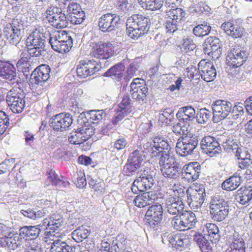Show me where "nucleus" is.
Instances as JSON below:
<instances>
[{
  "instance_id": "f257e3e1",
  "label": "nucleus",
  "mask_w": 252,
  "mask_h": 252,
  "mask_svg": "<svg viewBox=\"0 0 252 252\" xmlns=\"http://www.w3.org/2000/svg\"><path fill=\"white\" fill-rule=\"evenodd\" d=\"M150 19L141 14H133L128 18L126 26L129 37L137 39L147 33L151 26Z\"/></svg>"
},
{
  "instance_id": "f03ea898",
  "label": "nucleus",
  "mask_w": 252,
  "mask_h": 252,
  "mask_svg": "<svg viewBox=\"0 0 252 252\" xmlns=\"http://www.w3.org/2000/svg\"><path fill=\"white\" fill-rule=\"evenodd\" d=\"M24 24L22 15H18L4 27L3 36L10 44L16 45L21 41L24 32Z\"/></svg>"
},
{
  "instance_id": "7ed1b4c3",
  "label": "nucleus",
  "mask_w": 252,
  "mask_h": 252,
  "mask_svg": "<svg viewBox=\"0 0 252 252\" xmlns=\"http://www.w3.org/2000/svg\"><path fill=\"white\" fill-rule=\"evenodd\" d=\"M229 202L222 196L216 195L210 203V212L212 219L215 221H221L229 212Z\"/></svg>"
},
{
  "instance_id": "20e7f679",
  "label": "nucleus",
  "mask_w": 252,
  "mask_h": 252,
  "mask_svg": "<svg viewBox=\"0 0 252 252\" xmlns=\"http://www.w3.org/2000/svg\"><path fill=\"white\" fill-rule=\"evenodd\" d=\"M190 76L193 77L197 75H200L201 78L207 82L213 81L216 77L217 71L215 66L211 62H207L205 60H201L198 64V69L193 65L187 68Z\"/></svg>"
},
{
  "instance_id": "39448f33",
  "label": "nucleus",
  "mask_w": 252,
  "mask_h": 252,
  "mask_svg": "<svg viewBox=\"0 0 252 252\" xmlns=\"http://www.w3.org/2000/svg\"><path fill=\"white\" fill-rule=\"evenodd\" d=\"M198 137L196 135L180 137L176 143V152L182 157L193 154L198 144Z\"/></svg>"
},
{
  "instance_id": "423d86ee",
  "label": "nucleus",
  "mask_w": 252,
  "mask_h": 252,
  "mask_svg": "<svg viewBox=\"0 0 252 252\" xmlns=\"http://www.w3.org/2000/svg\"><path fill=\"white\" fill-rule=\"evenodd\" d=\"M25 94L23 91L11 89L7 93L6 101L10 109L14 113H21L25 106Z\"/></svg>"
},
{
  "instance_id": "0eeeda50",
  "label": "nucleus",
  "mask_w": 252,
  "mask_h": 252,
  "mask_svg": "<svg viewBox=\"0 0 252 252\" xmlns=\"http://www.w3.org/2000/svg\"><path fill=\"white\" fill-rule=\"evenodd\" d=\"M187 202L194 211L201 209L206 196L205 189L203 185L196 189L188 188L186 190Z\"/></svg>"
},
{
  "instance_id": "6e6552de",
  "label": "nucleus",
  "mask_w": 252,
  "mask_h": 252,
  "mask_svg": "<svg viewBox=\"0 0 252 252\" xmlns=\"http://www.w3.org/2000/svg\"><path fill=\"white\" fill-rule=\"evenodd\" d=\"M249 53L244 48L237 45L228 50L226 57L227 64L229 66L241 67L247 60Z\"/></svg>"
},
{
  "instance_id": "1a4fd4ad",
  "label": "nucleus",
  "mask_w": 252,
  "mask_h": 252,
  "mask_svg": "<svg viewBox=\"0 0 252 252\" xmlns=\"http://www.w3.org/2000/svg\"><path fill=\"white\" fill-rule=\"evenodd\" d=\"M211 107L213 110V121L220 122L226 118L231 112L232 103L223 99H218L213 102Z\"/></svg>"
},
{
  "instance_id": "9d476101",
  "label": "nucleus",
  "mask_w": 252,
  "mask_h": 252,
  "mask_svg": "<svg viewBox=\"0 0 252 252\" xmlns=\"http://www.w3.org/2000/svg\"><path fill=\"white\" fill-rule=\"evenodd\" d=\"M46 18L52 25L57 28H63L68 25L67 16L63 13L61 8L51 6L46 11Z\"/></svg>"
},
{
  "instance_id": "9b49d317",
  "label": "nucleus",
  "mask_w": 252,
  "mask_h": 252,
  "mask_svg": "<svg viewBox=\"0 0 252 252\" xmlns=\"http://www.w3.org/2000/svg\"><path fill=\"white\" fill-rule=\"evenodd\" d=\"M72 116L69 113H61L53 116L49 121V125L55 131H63L72 124Z\"/></svg>"
},
{
  "instance_id": "f8f14e48",
  "label": "nucleus",
  "mask_w": 252,
  "mask_h": 252,
  "mask_svg": "<svg viewBox=\"0 0 252 252\" xmlns=\"http://www.w3.org/2000/svg\"><path fill=\"white\" fill-rule=\"evenodd\" d=\"M120 16L116 14L108 13L103 14L98 19V26L103 32L115 31L120 23Z\"/></svg>"
},
{
  "instance_id": "ddd939ff",
  "label": "nucleus",
  "mask_w": 252,
  "mask_h": 252,
  "mask_svg": "<svg viewBox=\"0 0 252 252\" xmlns=\"http://www.w3.org/2000/svg\"><path fill=\"white\" fill-rule=\"evenodd\" d=\"M165 6L169 10H167V15L169 18L182 24L185 21L186 13L182 8H177L176 4L180 2L181 0H164Z\"/></svg>"
},
{
  "instance_id": "4468645a",
  "label": "nucleus",
  "mask_w": 252,
  "mask_h": 252,
  "mask_svg": "<svg viewBox=\"0 0 252 252\" xmlns=\"http://www.w3.org/2000/svg\"><path fill=\"white\" fill-rule=\"evenodd\" d=\"M100 66L94 60L81 61L77 65L76 73L80 78H87L94 75L100 69Z\"/></svg>"
},
{
  "instance_id": "2eb2a0df",
  "label": "nucleus",
  "mask_w": 252,
  "mask_h": 252,
  "mask_svg": "<svg viewBox=\"0 0 252 252\" xmlns=\"http://www.w3.org/2000/svg\"><path fill=\"white\" fill-rule=\"evenodd\" d=\"M146 219L149 225L155 228L161 222L163 218V208L160 204L152 205L149 207L146 215Z\"/></svg>"
},
{
  "instance_id": "dca6fc26",
  "label": "nucleus",
  "mask_w": 252,
  "mask_h": 252,
  "mask_svg": "<svg viewBox=\"0 0 252 252\" xmlns=\"http://www.w3.org/2000/svg\"><path fill=\"white\" fill-rule=\"evenodd\" d=\"M221 43L220 40L216 36H209L204 42V50L206 54L213 58L218 59L222 52Z\"/></svg>"
},
{
  "instance_id": "f3484780",
  "label": "nucleus",
  "mask_w": 252,
  "mask_h": 252,
  "mask_svg": "<svg viewBox=\"0 0 252 252\" xmlns=\"http://www.w3.org/2000/svg\"><path fill=\"white\" fill-rule=\"evenodd\" d=\"M156 174L155 171L151 170L150 168H146L142 173L139 174V177L135 179V184L145 191L151 189L155 184L154 178Z\"/></svg>"
},
{
  "instance_id": "a211bd4d",
  "label": "nucleus",
  "mask_w": 252,
  "mask_h": 252,
  "mask_svg": "<svg viewBox=\"0 0 252 252\" xmlns=\"http://www.w3.org/2000/svg\"><path fill=\"white\" fill-rule=\"evenodd\" d=\"M200 146L204 153L213 157L221 151L220 144L216 138L205 136L200 142Z\"/></svg>"
},
{
  "instance_id": "6ab92c4d",
  "label": "nucleus",
  "mask_w": 252,
  "mask_h": 252,
  "mask_svg": "<svg viewBox=\"0 0 252 252\" xmlns=\"http://www.w3.org/2000/svg\"><path fill=\"white\" fill-rule=\"evenodd\" d=\"M201 172V167L198 162H190L185 165L182 169V176L189 182L196 181Z\"/></svg>"
},
{
  "instance_id": "aec40b11",
  "label": "nucleus",
  "mask_w": 252,
  "mask_h": 252,
  "mask_svg": "<svg viewBox=\"0 0 252 252\" xmlns=\"http://www.w3.org/2000/svg\"><path fill=\"white\" fill-rule=\"evenodd\" d=\"M0 77L9 81H20L17 77L16 67L9 62L0 60Z\"/></svg>"
},
{
  "instance_id": "412c9836",
  "label": "nucleus",
  "mask_w": 252,
  "mask_h": 252,
  "mask_svg": "<svg viewBox=\"0 0 252 252\" xmlns=\"http://www.w3.org/2000/svg\"><path fill=\"white\" fill-rule=\"evenodd\" d=\"M196 117L195 109L191 106H186L179 108L176 117L179 122H183L185 125L190 126Z\"/></svg>"
},
{
  "instance_id": "4be33fe9",
  "label": "nucleus",
  "mask_w": 252,
  "mask_h": 252,
  "mask_svg": "<svg viewBox=\"0 0 252 252\" xmlns=\"http://www.w3.org/2000/svg\"><path fill=\"white\" fill-rule=\"evenodd\" d=\"M51 71L50 67L47 64H41L37 67L32 72V76L35 80V83L41 86L43 85L49 79Z\"/></svg>"
},
{
  "instance_id": "5701e85b",
  "label": "nucleus",
  "mask_w": 252,
  "mask_h": 252,
  "mask_svg": "<svg viewBox=\"0 0 252 252\" xmlns=\"http://www.w3.org/2000/svg\"><path fill=\"white\" fill-rule=\"evenodd\" d=\"M152 146L151 153L153 157L159 156L160 153L165 151H170L171 149L167 140L163 137H155Z\"/></svg>"
},
{
  "instance_id": "b1692460",
  "label": "nucleus",
  "mask_w": 252,
  "mask_h": 252,
  "mask_svg": "<svg viewBox=\"0 0 252 252\" xmlns=\"http://www.w3.org/2000/svg\"><path fill=\"white\" fill-rule=\"evenodd\" d=\"M41 224L24 226L19 229V236L25 240H34L38 238L41 232Z\"/></svg>"
},
{
  "instance_id": "393cba45",
  "label": "nucleus",
  "mask_w": 252,
  "mask_h": 252,
  "mask_svg": "<svg viewBox=\"0 0 252 252\" xmlns=\"http://www.w3.org/2000/svg\"><path fill=\"white\" fill-rule=\"evenodd\" d=\"M168 213L171 215L181 214L184 211V205L179 198L171 197L166 201Z\"/></svg>"
},
{
  "instance_id": "a878e982",
  "label": "nucleus",
  "mask_w": 252,
  "mask_h": 252,
  "mask_svg": "<svg viewBox=\"0 0 252 252\" xmlns=\"http://www.w3.org/2000/svg\"><path fill=\"white\" fill-rule=\"evenodd\" d=\"M202 231L212 243L215 244L219 241L220 238L219 230L215 224L207 223L202 226Z\"/></svg>"
},
{
  "instance_id": "bb28decb",
  "label": "nucleus",
  "mask_w": 252,
  "mask_h": 252,
  "mask_svg": "<svg viewBox=\"0 0 252 252\" xmlns=\"http://www.w3.org/2000/svg\"><path fill=\"white\" fill-rule=\"evenodd\" d=\"M157 195L152 191L146 192L141 195H137L134 199L135 206L142 208L152 204Z\"/></svg>"
},
{
  "instance_id": "cd10ccee",
  "label": "nucleus",
  "mask_w": 252,
  "mask_h": 252,
  "mask_svg": "<svg viewBox=\"0 0 252 252\" xmlns=\"http://www.w3.org/2000/svg\"><path fill=\"white\" fill-rule=\"evenodd\" d=\"M181 167L177 163L173 162L170 164H166L160 168L162 175L170 179H177L179 177Z\"/></svg>"
},
{
  "instance_id": "c85d7f7f",
  "label": "nucleus",
  "mask_w": 252,
  "mask_h": 252,
  "mask_svg": "<svg viewBox=\"0 0 252 252\" xmlns=\"http://www.w3.org/2000/svg\"><path fill=\"white\" fill-rule=\"evenodd\" d=\"M125 69L124 63L122 62L113 65L108 69L103 74V76L110 77L119 81L123 76Z\"/></svg>"
},
{
  "instance_id": "c756f323",
  "label": "nucleus",
  "mask_w": 252,
  "mask_h": 252,
  "mask_svg": "<svg viewBox=\"0 0 252 252\" xmlns=\"http://www.w3.org/2000/svg\"><path fill=\"white\" fill-rule=\"evenodd\" d=\"M230 247L225 252H245V243L244 239L238 233L232 235Z\"/></svg>"
},
{
  "instance_id": "7c9ffc66",
  "label": "nucleus",
  "mask_w": 252,
  "mask_h": 252,
  "mask_svg": "<svg viewBox=\"0 0 252 252\" xmlns=\"http://www.w3.org/2000/svg\"><path fill=\"white\" fill-rule=\"evenodd\" d=\"M252 198V187H242L237 190L235 199L243 205H247Z\"/></svg>"
},
{
  "instance_id": "2f4dec72",
  "label": "nucleus",
  "mask_w": 252,
  "mask_h": 252,
  "mask_svg": "<svg viewBox=\"0 0 252 252\" xmlns=\"http://www.w3.org/2000/svg\"><path fill=\"white\" fill-rule=\"evenodd\" d=\"M75 249L67 242L57 239L52 243L50 252H74Z\"/></svg>"
},
{
  "instance_id": "473e14b6",
  "label": "nucleus",
  "mask_w": 252,
  "mask_h": 252,
  "mask_svg": "<svg viewBox=\"0 0 252 252\" xmlns=\"http://www.w3.org/2000/svg\"><path fill=\"white\" fill-rule=\"evenodd\" d=\"M241 181L242 177L235 173L222 183L221 188L227 191H232L240 186Z\"/></svg>"
},
{
  "instance_id": "72a5a7b5",
  "label": "nucleus",
  "mask_w": 252,
  "mask_h": 252,
  "mask_svg": "<svg viewBox=\"0 0 252 252\" xmlns=\"http://www.w3.org/2000/svg\"><path fill=\"white\" fill-rule=\"evenodd\" d=\"M49 43L52 49L60 53L63 54L67 53L70 49V48L68 47L67 43L65 44L64 42L59 40L57 35L55 34L51 35L49 39Z\"/></svg>"
},
{
  "instance_id": "f704fd0d",
  "label": "nucleus",
  "mask_w": 252,
  "mask_h": 252,
  "mask_svg": "<svg viewBox=\"0 0 252 252\" xmlns=\"http://www.w3.org/2000/svg\"><path fill=\"white\" fill-rule=\"evenodd\" d=\"M180 219L183 220L184 226L187 230L192 228L197 222L196 218L194 213L191 211H184L180 215Z\"/></svg>"
},
{
  "instance_id": "c9c22d12",
  "label": "nucleus",
  "mask_w": 252,
  "mask_h": 252,
  "mask_svg": "<svg viewBox=\"0 0 252 252\" xmlns=\"http://www.w3.org/2000/svg\"><path fill=\"white\" fill-rule=\"evenodd\" d=\"M171 239V246L177 250L181 251L188 245V240L185 235L173 233Z\"/></svg>"
},
{
  "instance_id": "e433bc0d",
  "label": "nucleus",
  "mask_w": 252,
  "mask_h": 252,
  "mask_svg": "<svg viewBox=\"0 0 252 252\" xmlns=\"http://www.w3.org/2000/svg\"><path fill=\"white\" fill-rule=\"evenodd\" d=\"M27 45L34 46L36 44H39L41 46H46L45 36L43 34L38 32H32L27 38Z\"/></svg>"
},
{
  "instance_id": "4c0bfd02",
  "label": "nucleus",
  "mask_w": 252,
  "mask_h": 252,
  "mask_svg": "<svg viewBox=\"0 0 252 252\" xmlns=\"http://www.w3.org/2000/svg\"><path fill=\"white\" fill-rule=\"evenodd\" d=\"M20 213L26 217L35 220L44 216L46 214V210L45 208L40 210L29 208L27 210H21Z\"/></svg>"
},
{
  "instance_id": "58836bf2",
  "label": "nucleus",
  "mask_w": 252,
  "mask_h": 252,
  "mask_svg": "<svg viewBox=\"0 0 252 252\" xmlns=\"http://www.w3.org/2000/svg\"><path fill=\"white\" fill-rule=\"evenodd\" d=\"M68 141L70 143L75 145H80L86 141L81 127L74 129L70 133Z\"/></svg>"
},
{
  "instance_id": "ea45409f",
  "label": "nucleus",
  "mask_w": 252,
  "mask_h": 252,
  "mask_svg": "<svg viewBox=\"0 0 252 252\" xmlns=\"http://www.w3.org/2000/svg\"><path fill=\"white\" fill-rule=\"evenodd\" d=\"M212 113L211 111L205 108H201L196 112L195 119L198 124L204 125L210 121Z\"/></svg>"
},
{
  "instance_id": "a19ab883",
  "label": "nucleus",
  "mask_w": 252,
  "mask_h": 252,
  "mask_svg": "<svg viewBox=\"0 0 252 252\" xmlns=\"http://www.w3.org/2000/svg\"><path fill=\"white\" fill-rule=\"evenodd\" d=\"M87 116L90 118L91 123L98 124L105 119L106 113L104 110H91L89 111V115Z\"/></svg>"
},
{
  "instance_id": "79ce46f5",
  "label": "nucleus",
  "mask_w": 252,
  "mask_h": 252,
  "mask_svg": "<svg viewBox=\"0 0 252 252\" xmlns=\"http://www.w3.org/2000/svg\"><path fill=\"white\" fill-rule=\"evenodd\" d=\"M133 92L130 93L132 97L135 99L139 103L143 104L147 102V95L148 94V88L144 84V87L139 90H133Z\"/></svg>"
},
{
  "instance_id": "37998d69",
  "label": "nucleus",
  "mask_w": 252,
  "mask_h": 252,
  "mask_svg": "<svg viewBox=\"0 0 252 252\" xmlns=\"http://www.w3.org/2000/svg\"><path fill=\"white\" fill-rule=\"evenodd\" d=\"M90 231V230L88 229L86 226H81L72 232V237L76 242H81L88 237Z\"/></svg>"
},
{
  "instance_id": "c03bdc74",
  "label": "nucleus",
  "mask_w": 252,
  "mask_h": 252,
  "mask_svg": "<svg viewBox=\"0 0 252 252\" xmlns=\"http://www.w3.org/2000/svg\"><path fill=\"white\" fill-rule=\"evenodd\" d=\"M211 30V27L206 22L198 25L194 27L192 32L197 37H203L209 34Z\"/></svg>"
},
{
  "instance_id": "a18cd8bd",
  "label": "nucleus",
  "mask_w": 252,
  "mask_h": 252,
  "mask_svg": "<svg viewBox=\"0 0 252 252\" xmlns=\"http://www.w3.org/2000/svg\"><path fill=\"white\" fill-rule=\"evenodd\" d=\"M63 177L61 179L55 171H51L49 173L47 181L51 183L52 185L58 187H65L69 184V182L63 180Z\"/></svg>"
},
{
  "instance_id": "49530a36",
  "label": "nucleus",
  "mask_w": 252,
  "mask_h": 252,
  "mask_svg": "<svg viewBox=\"0 0 252 252\" xmlns=\"http://www.w3.org/2000/svg\"><path fill=\"white\" fill-rule=\"evenodd\" d=\"M145 155L142 150H136L130 154L128 159L132 161L133 163H136L141 166L143 161L145 159Z\"/></svg>"
},
{
  "instance_id": "de8ad7c7",
  "label": "nucleus",
  "mask_w": 252,
  "mask_h": 252,
  "mask_svg": "<svg viewBox=\"0 0 252 252\" xmlns=\"http://www.w3.org/2000/svg\"><path fill=\"white\" fill-rule=\"evenodd\" d=\"M131 99L128 95L124 96L122 101L119 104L118 109L124 113L129 114L132 111V106L130 103Z\"/></svg>"
},
{
  "instance_id": "09e8293b",
  "label": "nucleus",
  "mask_w": 252,
  "mask_h": 252,
  "mask_svg": "<svg viewBox=\"0 0 252 252\" xmlns=\"http://www.w3.org/2000/svg\"><path fill=\"white\" fill-rule=\"evenodd\" d=\"M102 59H108L116 54L115 47L110 42H103Z\"/></svg>"
},
{
  "instance_id": "8fccbe9b",
  "label": "nucleus",
  "mask_w": 252,
  "mask_h": 252,
  "mask_svg": "<svg viewBox=\"0 0 252 252\" xmlns=\"http://www.w3.org/2000/svg\"><path fill=\"white\" fill-rule=\"evenodd\" d=\"M211 10V8L205 3H200L195 6H190L189 11L190 13L200 15L201 14H207Z\"/></svg>"
},
{
  "instance_id": "3c124183",
  "label": "nucleus",
  "mask_w": 252,
  "mask_h": 252,
  "mask_svg": "<svg viewBox=\"0 0 252 252\" xmlns=\"http://www.w3.org/2000/svg\"><path fill=\"white\" fill-rule=\"evenodd\" d=\"M85 18V13L82 10L77 13H73L67 16V19L70 23L74 25L81 24Z\"/></svg>"
},
{
  "instance_id": "603ef678",
  "label": "nucleus",
  "mask_w": 252,
  "mask_h": 252,
  "mask_svg": "<svg viewBox=\"0 0 252 252\" xmlns=\"http://www.w3.org/2000/svg\"><path fill=\"white\" fill-rule=\"evenodd\" d=\"M23 240L19 236H15L13 238H8L6 244L8 247L11 250H14L17 249L23 248Z\"/></svg>"
},
{
  "instance_id": "864d4df0",
  "label": "nucleus",
  "mask_w": 252,
  "mask_h": 252,
  "mask_svg": "<svg viewBox=\"0 0 252 252\" xmlns=\"http://www.w3.org/2000/svg\"><path fill=\"white\" fill-rule=\"evenodd\" d=\"M8 116L5 112L0 110V136L4 133L9 125Z\"/></svg>"
},
{
  "instance_id": "5fc2aeb1",
  "label": "nucleus",
  "mask_w": 252,
  "mask_h": 252,
  "mask_svg": "<svg viewBox=\"0 0 252 252\" xmlns=\"http://www.w3.org/2000/svg\"><path fill=\"white\" fill-rule=\"evenodd\" d=\"M57 35V38L59 40L64 42V43L68 44V47L71 48L73 45V40L71 36L65 31H62L61 32H58L54 34Z\"/></svg>"
},
{
  "instance_id": "6e6d98bb",
  "label": "nucleus",
  "mask_w": 252,
  "mask_h": 252,
  "mask_svg": "<svg viewBox=\"0 0 252 252\" xmlns=\"http://www.w3.org/2000/svg\"><path fill=\"white\" fill-rule=\"evenodd\" d=\"M189 126L185 125L183 122H179L173 126V131L179 135H185L189 132Z\"/></svg>"
},
{
  "instance_id": "4d7b16f0",
  "label": "nucleus",
  "mask_w": 252,
  "mask_h": 252,
  "mask_svg": "<svg viewBox=\"0 0 252 252\" xmlns=\"http://www.w3.org/2000/svg\"><path fill=\"white\" fill-rule=\"evenodd\" d=\"M74 184L79 188H83L87 185L84 174L80 172L75 174L73 177Z\"/></svg>"
},
{
  "instance_id": "13d9d810",
  "label": "nucleus",
  "mask_w": 252,
  "mask_h": 252,
  "mask_svg": "<svg viewBox=\"0 0 252 252\" xmlns=\"http://www.w3.org/2000/svg\"><path fill=\"white\" fill-rule=\"evenodd\" d=\"M163 4V0H151L146 3V5H143V7L153 11L159 9Z\"/></svg>"
},
{
  "instance_id": "bf43d9fd",
  "label": "nucleus",
  "mask_w": 252,
  "mask_h": 252,
  "mask_svg": "<svg viewBox=\"0 0 252 252\" xmlns=\"http://www.w3.org/2000/svg\"><path fill=\"white\" fill-rule=\"evenodd\" d=\"M223 146L226 151L230 152H233L235 154V152H237V150H239L240 147L239 146L238 143L236 140L234 141L230 139L223 143Z\"/></svg>"
},
{
  "instance_id": "052dcab7",
  "label": "nucleus",
  "mask_w": 252,
  "mask_h": 252,
  "mask_svg": "<svg viewBox=\"0 0 252 252\" xmlns=\"http://www.w3.org/2000/svg\"><path fill=\"white\" fill-rule=\"evenodd\" d=\"M140 167V165L136 163H133L132 161H130L128 159L127 163L124 167V171L126 175H130V174H132L133 173L135 172Z\"/></svg>"
},
{
  "instance_id": "680f3d73",
  "label": "nucleus",
  "mask_w": 252,
  "mask_h": 252,
  "mask_svg": "<svg viewBox=\"0 0 252 252\" xmlns=\"http://www.w3.org/2000/svg\"><path fill=\"white\" fill-rule=\"evenodd\" d=\"M103 42L100 41L94 46L91 52V55L97 59H102Z\"/></svg>"
},
{
  "instance_id": "e2e57ef3",
  "label": "nucleus",
  "mask_w": 252,
  "mask_h": 252,
  "mask_svg": "<svg viewBox=\"0 0 252 252\" xmlns=\"http://www.w3.org/2000/svg\"><path fill=\"white\" fill-rule=\"evenodd\" d=\"M28 53L30 56L32 57H38L41 56H44L45 53L46 49L45 46H43V47H27Z\"/></svg>"
},
{
  "instance_id": "0e129e2a",
  "label": "nucleus",
  "mask_w": 252,
  "mask_h": 252,
  "mask_svg": "<svg viewBox=\"0 0 252 252\" xmlns=\"http://www.w3.org/2000/svg\"><path fill=\"white\" fill-rule=\"evenodd\" d=\"M183 220L180 219V215L179 216H176L174 217L171 221V224L174 229L179 231L187 230L186 226H184Z\"/></svg>"
},
{
  "instance_id": "69168bd1",
  "label": "nucleus",
  "mask_w": 252,
  "mask_h": 252,
  "mask_svg": "<svg viewBox=\"0 0 252 252\" xmlns=\"http://www.w3.org/2000/svg\"><path fill=\"white\" fill-rule=\"evenodd\" d=\"M183 41V47L187 53L193 51L196 48V45L191 37H188L184 38Z\"/></svg>"
},
{
  "instance_id": "338daca9",
  "label": "nucleus",
  "mask_w": 252,
  "mask_h": 252,
  "mask_svg": "<svg viewBox=\"0 0 252 252\" xmlns=\"http://www.w3.org/2000/svg\"><path fill=\"white\" fill-rule=\"evenodd\" d=\"M160 158L159 161V164L160 168L165 166L166 164H170L171 163L170 161V157L169 155V151H165L164 152H161L160 154Z\"/></svg>"
},
{
  "instance_id": "774afa93",
  "label": "nucleus",
  "mask_w": 252,
  "mask_h": 252,
  "mask_svg": "<svg viewBox=\"0 0 252 252\" xmlns=\"http://www.w3.org/2000/svg\"><path fill=\"white\" fill-rule=\"evenodd\" d=\"M179 24L173 19L169 18L165 23V27L167 32L173 33L178 29Z\"/></svg>"
}]
</instances>
